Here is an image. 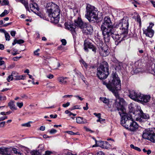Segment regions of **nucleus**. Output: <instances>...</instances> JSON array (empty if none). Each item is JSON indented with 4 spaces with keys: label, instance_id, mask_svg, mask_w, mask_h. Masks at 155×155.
<instances>
[{
    "label": "nucleus",
    "instance_id": "f257e3e1",
    "mask_svg": "<svg viewBox=\"0 0 155 155\" xmlns=\"http://www.w3.org/2000/svg\"><path fill=\"white\" fill-rule=\"evenodd\" d=\"M113 27L110 18L108 16L105 17L101 25V29L106 43H108L110 41Z\"/></svg>",
    "mask_w": 155,
    "mask_h": 155
},
{
    "label": "nucleus",
    "instance_id": "f03ea898",
    "mask_svg": "<svg viewBox=\"0 0 155 155\" xmlns=\"http://www.w3.org/2000/svg\"><path fill=\"white\" fill-rule=\"evenodd\" d=\"M120 123L123 127L131 131H134L138 128L137 123L130 116H124L121 120Z\"/></svg>",
    "mask_w": 155,
    "mask_h": 155
},
{
    "label": "nucleus",
    "instance_id": "7ed1b4c3",
    "mask_svg": "<svg viewBox=\"0 0 155 155\" xmlns=\"http://www.w3.org/2000/svg\"><path fill=\"white\" fill-rule=\"evenodd\" d=\"M109 65L108 63L104 61L101 63L97 68V75L101 80L107 78L109 74Z\"/></svg>",
    "mask_w": 155,
    "mask_h": 155
},
{
    "label": "nucleus",
    "instance_id": "20e7f679",
    "mask_svg": "<svg viewBox=\"0 0 155 155\" xmlns=\"http://www.w3.org/2000/svg\"><path fill=\"white\" fill-rule=\"evenodd\" d=\"M75 22L77 24V27L80 28L83 33L85 35H91L93 32V27L91 25L84 23L81 18L78 17L74 20Z\"/></svg>",
    "mask_w": 155,
    "mask_h": 155
},
{
    "label": "nucleus",
    "instance_id": "39448f33",
    "mask_svg": "<svg viewBox=\"0 0 155 155\" xmlns=\"http://www.w3.org/2000/svg\"><path fill=\"white\" fill-rule=\"evenodd\" d=\"M86 12L85 17L89 21H94L98 19L97 11L94 6L87 4L86 8Z\"/></svg>",
    "mask_w": 155,
    "mask_h": 155
},
{
    "label": "nucleus",
    "instance_id": "423d86ee",
    "mask_svg": "<svg viewBox=\"0 0 155 155\" xmlns=\"http://www.w3.org/2000/svg\"><path fill=\"white\" fill-rule=\"evenodd\" d=\"M128 18L126 17L120 20L116 25L115 27L121 30V34L126 35L128 33Z\"/></svg>",
    "mask_w": 155,
    "mask_h": 155
},
{
    "label": "nucleus",
    "instance_id": "0eeeda50",
    "mask_svg": "<svg viewBox=\"0 0 155 155\" xmlns=\"http://www.w3.org/2000/svg\"><path fill=\"white\" fill-rule=\"evenodd\" d=\"M46 8L48 10L50 14L52 11L54 12V15H58L60 14V10L59 6L55 3L50 2L47 3Z\"/></svg>",
    "mask_w": 155,
    "mask_h": 155
},
{
    "label": "nucleus",
    "instance_id": "6e6552de",
    "mask_svg": "<svg viewBox=\"0 0 155 155\" xmlns=\"http://www.w3.org/2000/svg\"><path fill=\"white\" fill-rule=\"evenodd\" d=\"M74 22V23L73 24L71 21H67L65 22L64 25L66 29L70 30L73 35H75V29L77 27V24Z\"/></svg>",
    "mask_w": 155,
    "mask_h": 155
},
{
    "label": "nucleus",
    "instance_id": "1a4fd4ad",
    "mask_svg": "<svg viewBox=\"0 0 155 155\" xmlns=\"http://www.w3.org/2000/svg\"><path fill=\"white\" fill-rule=\"evenodd\" d=\"M84 49L86 52H88L89 51L88 48H89L92 49V51L94 53L96 52V48L92 43L87 40H85L84 41Z\"/></svg>",
    "mask_w": 155,
    "mask_h": 155
},
{
    "label": "nucleus",
    "instance_id": "9d476101",
    "mask_svg": "<svg viewBox=\"0 0 155 155\" xmlns=\"http://www.w3.org/2000/svg\"><path fill=\"white\" fill-rule=\"evenodd\" d=\"M154 25V24L152 22H151L150 23V25L147 27V29L143 30V33L147 36L150 38H152L153 36L154 33V31L152 28Z\"/></svg>",
    "mask_w": 155,
    "mask_h": 155
},
{
    "label": "nucleus",
    "instance_id": "9b49d317",
    "mask_svg": "<svg viewBox=\"0 0 155 155\" xmlns=\"http://www.w3.org/2000/svg\"><path fill=\"white\" fill-rule=\"evenodd\" d=\"M111 88H114L117 90H120L121 88V83L120 80L112 79L111 81H110Z\"/></svg>",
    "mask_w": 155,
    "mask_h": 155
},
{
    "label": "nucleus",
    "instance_id": "f8f14e48",
    "mask_svg": "<svg viewBox=\"0 0 155 155\" xmlns=\"http://www.w3.org/2000/svg\"><path fill=\"white\" fill-rule=\"evenodd\" d=\"M129 96L131 99L137 101H138L139 98L140 97L141 94L137 93L134 90H129Z\"/></svg>",
    "mask_w": 155,
    "mask_h": 155
},
{
    "label": "nucleus",
    "instance_id": "ddd939ff",
    "mask_svg": "<svg viewBox=\"0 0 155 155\" xmlns=\"http://www.w3.org/2000/svg\"><path fill=\"white\" fill-rule=\"evenodd\" d=\"M153 131L150 129H147L143 131L142 135L143 138L150 140Z\"/></svg>",
    "mask_w": 155,
    "mask_h": 155
},
{
    "label": "nucleus",
    "instance_id": "4468645a",
    "mask_svg": "<svg viewBox=\"0 0 155 155\" xmlns=\"http://www.w3.org/2000/svg\"><path fill=\"white\" fill-rule=\"evenodd\" d=\"M124 102V100L123 98H121L120 99H116L113 106V107L116 108L117 110L121 109L123 107V104Z\"/></svg>",
    "mask_w": 155,
    "mask_h": 155
},
{
    "label": "nucleus",
    "instance_id": "2eb2a0df",
    "mask_svg": "<svg viewBox=\"0 0 155 155\" xmlns=\"http://www.w3.org/2000/svg\"><path fill=\"white\" fill-rule=\"evenodd\" d=\"M47 13L48 14L49 16L51 18L52 21H53L54 22L55 24L58 23L59 20V15L57 16H56V15L54 16V11H52L50 14L48 10L47 9Z\"/></svg>",
    "mask_w": 155,
    "mask_h": 155
},
{
    "label": "nucleus",
    "instance_id": "dca6fc26",
    "mask_svg": "<svg viewBox=\"0 0 155 155\" xmlns=\"http://www.w3.org/2000/svg\"><path fill=\"white\" fill-rule=\"evenodd\" d=\"M151 98L150 95H144L141 94L140 97L139 98L138 102H141L143 104L147 103L149 101Z\"/></svg>",
    "mask_w": 155,
    "mask_h": 155
},
{
    "label": "nucleus",
    "instance_id": "f3484780",
    "mask_svg": "<svg viewBox=\"0 0 155 155\" xmlns=\"http://www.w3.org/2000/svg\"><path fill=\"white\" fill-rule=\"evenodd\" d=\"M113 30L112 31V34L111 35L112 36V38L116 42H116H117V44H118L119 43H120L121 41L122 40V39L123 38V37H121V33L120 35L119 34H117L116 33H114L113 32Z\"/></svg>",
    "mask_w": 155,
    "mask_h": 155
},
{
    "label": "nucleus",
    "instance_id": "a211bd4d",
    "mask_svg": "<svg viewBox=\"0 0 155 155\" xmlns=\"http://www.w3.org/2000/svg\"><path fill=\"white\" fill-rule=\"evenodd\" d=\"M11 151L10 149L0 148V154L2 155H11Z\"/></svg>",
    "mask_w": 155,
    "mask_h": 155
},
{
    "label": "nucleus",
    "instance_id": "6ab92c4d",
    "mask_svg": "<svg viewBox=\"0 0 155 155\" xmlns=\"http://www.w3.org/2000/svg\"><path fill=\"white\" fill-rule=\"evenodd\" d=\"M100 53L102 56L106 57L109 54V52L107 47L104 46L101 48Z\"/></svg>",
    "mask_w": 155,
    "mask_h": 155
},
{
    "label": "nucleus",
    "instance_id": "aec40b11",
    "mask_svg": "<svg viewBox=\"0 0 155 155\" xmlns=\"http://www.w3.org/2000/svg\"><path fill=\"white\" fill-rule=\"evenodd\" d=\"M140 117L138 119L140 121H142V118L144 119H148L149 118L150 116L148 114L144 113L142 110H140Z\"/></svg>",
    "mask_w": 155,
    "mask_h": 155
},
{
    "label": "nucleus",
    "instance_id": "412c9836",
    "mask_svg": "<svg viewBox=\"0 0 155 155\" xmlns=\"http://www.w3.org/2000/svg\"><path fill=\"white\" fill-rule=\"evenodd\" d=\"M76 121L79 124H86L87 123L86 119H84L83 118L80 117L77 118Z\"/></svg>",
    "mask_w": 155,
    "mask_h": 155
},
{
    "label": "nucleus",
    "instance_id": "4be33fe9",
    "mask_svg": "<svg viewBox=\"0 0 155 155\" xmlns=\"http://www.w3.org/2000/svg\"><path fill=\"white\" fill-rule=\"evenodd\" d=\"M67 78V77H59L57 79L58 81L61 84H65L67 83L66 79Z\"/></svg>",
    "mask_w": 155,
    "mask_h": 155
},
{
    "label": "nucleus",
    "instance_id": "5701e85b",
    "mask_svg": "<svg viewBox=\"0 0 155 155\" xmlns=\"http://www.w3.org/2000/svg\"><path fill=\"white\" fill-rule=\"evenodd\" d=\"M30 8L31 10L33 12H34V10L35 9H36L37 11H38L39 10L37 4L35 3L30 4Z\"/></svg>",
    "mask_w": 155,
    "mask_h": 155
},
{
    "label": "nucleus",
    "instance_id": "b1692460",
    "mask_svg": "<svg viewBox=\"0 0 155 155\" xmlns=\"http://www.w3.org/2000/svg\"><path fill=\"white\" fill-rule=\"evenodd\" d=\"M111 89L113 90V91H110L113 93L114 94L116 97V99H120L121 98H122L120 97L119 94L117 91L118 90H117L116 88H113Z\"/></svg>",
    "mask_w": 155,
    "mask_h": 155
},
{
    "label": "nucleus",
    "instance_id": "393cba45",
    "mask_svg": "<svg viewBox=\"0 0 155 155\" xmlns=\"http://www.w3.org/2000/svg\"><path fill=\"white\" fill-rule=\"evenodd\" d=\"M14 101H11L8 103V106L12 110H16V108L15 106Z\"/></svg>",
    "mask_w": 155,
    "mask_h": 155
},
{
    "label": "nucleus",
    "instance_id": "a878e982",
    "mask_svg": "<svg viewBox=\"0 0 155 155\" xmlns=\"http://www.w3.org/2000/svg\"><path fill=\"white\" fill-rule=\"evenodd\" d=\"M4 59V57H0V66H2L1 68L3 69H5L6 68L5 61L2 60Z\"/></svg>",
    "mask_w": 155,
    "mask_h": 155
},
{
    "label": "nucleus",
    "instance_id": "bb28decb",
    "mask_svg": "<svg viewBox=\"0 0 155 155\" xmlns=\"http://www.w3.org/2000/svg\"><path fill=\"white\" fill-rule=\"evenodd\" d=\"M150 70H151V73L155 75V64L154 63H152Z\"/></svg>",
    "mask_w": 155,
    "mask_h": 155
},
{
    "label": "nucleus",
    "instance_id": "cd10ccee",
    "mask_svg": "<svg viewBox=\"0 0 155 155\" xmlns=\"http://www.w3.org/2000/svg\"><path fill=\"white\" fill-rule=\"evenodd\" d=\"M24 41L22 39L17 40L16 39H15L14 40V41L12 43V45H14L16 43L20 44L24 43Z\"/></svg>",
    "mask_w": 155,
    "mask_h": 155
},
{
    "label": "nucleus",
    "instance_id": "c85d7f7f",
    "mask_svg": "<svg viewBox=\"0 0 155 155\" xmlns=\"http://www.w3.org/2000/svg\"><path fill=\"white\" fill-rule=\"evenodd\" d=\"M81 64L86 69H87L89 66V65L87 64L82 59H81L79 61Z\"/></svg>",
    "mask_w": 155,
    "mask_h": 155
},
{
    "label": "nucleus",
    "instance_id": "c756f323",
    "mask_svg": "<svg viewBox=\"0 0 155 155\" xmlns=\"http://www.w3.org/2000/svg\"><path fill=\"white\" fill-rule=\"evenodd\" d=\"M117 110L119 111V113L120 115L122 117L121 119L124 116H127L125 115V114L124 113V111L123 109V107L121 109H117Z\"/></svg>",
    "mask_w": 155,
    "mask_h": 155
},
{
    "label": "nucleus",
    "instance_id": "7c9ffc66",
    "mask_svg": "<svg viewBox=\"0 0 155 155\" xmlns=\"http://www.w3.org/2000/svg\"><path fill=\"white\" fill-rule=\"evenodd\" d=\"M100 100L105 104H108L109 102V99L105 97H101L100 98Z\"/></svg>",
    "mask_w": 155,
    "mask_h": 155
},
{
    "label": "nucleus",
    "instance_id": "2f4dec72",
    "mask_svg": "<svg viewBox=\"0 0 155 155\" xmlns=\"http://www.w3.org/2000/svg\"><path fill=\"white\" fill-rule=\"evenodd\" d=\"M103 84L104 85H105L107 87L109 90V91H113V90L112 89L111 87V85L110 84V81H109V83H107L105 82H103Z\"/></svg>",
    "mask_w": 155,
    "mask_h": 155
},
{
    "label": "nucleus",
    "instance_id": "473e14b6",
    "mask_svg": "<svg viewBox=\"0 0 155 155\" xmlns=\"http://www.w3.org/2000/svg\"><path fill=\"white\" fill-rule=\"evenodd\" d=\"M12 74L13 77H15V80H17V79L18 78L19 76L18 73L16 71H13L12 72Z\"/></svg>",
    "mask_w": 155,
    "mask_h": 155
},
{
    "label": "nucleus",
    "instance_id": "72a5a7b5",
    "mask_svg": "<svg viewBox=\"0 0 155 155\" xmlns=\"http://www.w3.org/2000/svg\"><path fill=\"white\" fill-rule=\"evenodd\" d=\"M12 150L13 151L14 153L19 155H21V154L19 150L16 149L15 148H12Z\"/></svg>",
    "mask_w": 155,
    "mask_h": 155
},
{
    "label": "nucleus",
    "instance_id": "f704fd0d",
    "mask_svg": "<svg viewBox=\"0 0 155 155\" xmlns=\"http://www.w3.org/2000/svg\"><path fill=\"white\" fill-rule=\"evenodd\" d=\"M130 147L131 148L133 149L138 151L140 152L141 151V150L140 148L134 146V145L132 144L130 145Z\"/></svg>",
    "mask_w": 155,
    "mask_h": 155
},
{
    "label": "nucleus",
    "instance_id": "c9c22d12",
    "mask_svg": "<svg viewBox=\"0 0 155 155\" xmlns=\"http://www.w3.org/2000/svg\"><path fill=\"white\" fill-rule=\"evenodd\" d=\"M109 145V144L108 142L107 141L103 142L102 148H103L107 149L108 147V146Z\"/></svg>",
    "mask_w": 155,
    "mask_h": 155
},
{
    "label": "nucleus",
    "instance_id": "e433bc0d",
    "mask_svg": "<svg viewBox=\"0 0 155 155\" xmlns=\"http://www.w3.org/2000/svg\"><path fill=\"white\" fill-rule=\"evenodd\" d=\"M20 2L24 5L26 8L27 9L28 8V3L27 2L25 1L24 0H21Z\"/></svg>",
    "mask_w": 155,
    "mask_h": 155
},
{
    "label": "nucleus",
    "instance_id": "4c0bfd02",
    "mask_svg": "<svg viewBox=\"0 0 155 155\" xmlns=\"http://www.w3.org/2000/svg\"><path fill=\"white\" fill-rule=\"evenodd\" d=\"M136 20L139 23L140 26L141 25V21L139 15H137Z\"/></svg>",
    "mask_w": 155,
    "mask_h": 155
},
{
    "label": "nucleus",
    "instance_id": "58836bf2",
    "mask_svg": "<svg viewBox=\"0 0 155 155\" xmlns=\"http://www.w3.org/2000/svg\"><path fill=\"white\" fill-rule=\"evenodd\" d=\"M9 12L7 11L6 10H5L4 12H3L0 15V17H4L6 15L9 13Z\"/></svg>",
    "mask_w": 155,
    "mask_h": 155
},
{
    "label": "nucleus",
    "instance_id": "ea45409f",
    "mask_svg": "<svg viewBox=\"0 0 155 155\" xmlns=\"http://www.w3.org/2000/svg\"><path fill=\"white\" fill-rule=\"evenodd\" d=\"M31 155H41L37 151L34 150L31 152Z\"/></svg>",
    "mask_w": 155,
    "mask_h": 155
},
{
    "label": "nucleus",
    "instance_id": "a19ab883",
    "mask_svg": "<svg viewBox=\"0 0 155 155\" xmlns=\"http://www.w3.org/2000/svg\"><path fill=\"white\" fill-rule=\"evenodd\" d=\"M113 79L120 80L118 77V75L114 73L112 74Z\"/></svg>",
    "mask_w": 155,
    "mask_h": 155
},
{
    "label": "nucleus",
    "instance_id": "79ce46f5",
    "mask_svg": "<svg viewBox=\"0 0 155 155\" xmlns=\"http://www.w3.org/2000/svg\"><path fill=\"white\" fill-rule=\"evenodd\" d=\"M5 36L6 40L9 41L10 40V36L9 34L7 32L5 33Z\"/></svg>",
    "mask_w": 155,
    "mask_h": 155
},
{
    "label": "nucleus",
    "instance_id": "37998d69",
    "mask_svg": "<svg viewBox=\"0 0 155 155\" xmlns=\"http://www.w3.org/2000/svg\"><path fill=\"white\" fill-rule=\"evenodd\" d=\"M150 140L152 142H155V134H154L153 133V134L152 135V137L150 139Z\"/></svg>",
    "mask_w": 155,
    "mask_h": 155
},
{
    "label": "nucleus",
    "instance_id": "c03bdc74",
    "mask_svg": "<svg viewBox=\"0 0 155 155\" xmlns=\"http://www.w3.org/2000/svg\"><path fill=\"white\" fill-rule=\"evenodd\" d=\"M13 76L12 75V74L11 75H9L7 78V80L8 82H10V81L13 80Z\"/></svg>",
    "mask_w": 155,
    "mask_h": 155
},
{
    "label": "nucleus",
    "instance_id": "a18cd8bd",
    "mask_svg": "<svg viewBox=\"0 0 155 155\" xmlns=\"http://www.w3.org/2000/svg\"><path fill=\"white\" fill-rule=\"evenodd\" d=\"M17 106L20 108H21L23 105V102H18L16 103Z\"/></svg>",
    "mask_w": 155,
    "mask_h": 155
},
{
    "label": "nucleus",
    "instance_id": "49530a36",
    "mask_svg": "<svg viewBox=\"0 0 155 155\" xmlns=\"http://www.w3.org/2000/svg\"><path fill=\"white\" fill-rule=\"evenodd\" d=\"M143 151L144 153H146L148 155H149L151 153V151L150 150H146L145 149L143 148Z\"/></svg>",
    "mask_w": 155,
    "mask_h": 155
},
{
    "label": "nucleus",
    "instance_id": "de8ad7c7",
    "mask_svg": "<svg viewBox=\"0 0 155 155\" xmlns=\"http://www.w3.org/2000/svg\"><path fill=\"white\" fill-rule=\"evenodd\" d=\"M103 141H97V147H99L102 148V145Z\"/></svg>",
    "mask_w": 155,
    "mask_h": 155
},
{
    "label": "nucleus",
    "instance_id": "09e8293b",
    "mask_svg": "<svg viewBox=\"0 0 155 155\" xmlns=\"http://www.w3.org/2000/svg\"><path fill=\"white\" fill-rule=\"evenodd\" d=\"M25 76L23 75H19V77L17 79V80H24L25 79Z\"/></svg>",
    "mask_w": 155,
    "mask_h": 155
},
{
    "label": "nucleus",
    "instance_id": "8fccbe9b",
    "mask_svg": "<svg viewBox=\"0 0 155 155\" xmlns=\"http://www.w3.org/2000/svg\"><path fill=\"white\" fill-rule=\"evenodd\" d=\"M22 126H24L26 127H30L31 126L29 122L23 124H21Z\"/></svg>",
    "mask_w": 155,
    "mask_h": 155
},
{
    "label": "nucleus",
    "instance_id": "3c124183",
    "mask_svg": "<svg viewBox=\"0 0 155 155\" xmlns=\"http://www.w3.org/2000/svg\"><path fill=\"white\" fill-rule=\"evenodd\" d=\"M9 1L8 0H3V4L2 3V5H8L9 4Z\"/></svg>",
    "mask_w": 155,
    "mask_h": 155
},
{
    "label": "nucleus",
    "instance_id": "603ef678",
    "mask_svg": "<svg viewBox=\"0 0 155 155\" xmlns=\"http://www.w3.org/2000/svg\"><path fill=\"white\" fill-rule=\"evenodd\" d=\"M57 132V130H56L54 129H52L50 131V133L51 134H53L55 133H56Z\"/></svg>",
    "mask_w": 155,
    "mask_h": 155
},
{
    "label": "nucleus",
    "instance_id": "864d4df0",
    "mask_svg": "<svg viewBox=\"0 0 155 155\" xmlns=\"http://www.w3.org/2000/svg\"><path fill=\"white\" fill-rule=\"evenodd\" d=\"M70 105V103L69 102H67L66 104H63L62 106L64 107H66L69 106Z\"/></svg>",
    "mask_w": 155,
    "mask_h": 155
},
{
    "label": "nucleus",
    "instance_id": "5fc2aeb1",
    "mask_svg": "<svg viewBox=\"0 0 155 155\" xmlns=\"http://www.w3.org/2000/svg\"><path fill=\"white\" fill-rule=\"evenodd\" d=\"M61 41L62 43V45H65L66 44L67 42L65 39H62L61 40Z\"/></svg>",
    "mask_w": 155,
    "mask_h": 155
},
{
    "label": "nucleus",
    "instance_id": "6e6d98bb",
    "mask_svg": "<svg viewBox=\"0 0 155 155\" xmlns=\"http://www.w3.org/2000/svg\"><path fill=\"white\" fill-rule=\"evenodd\" d=\"M67 133H68V134H70V135H76V134H78L77 133H74L71 131H67Z\"/></svg>",
    "mask_w": 155,
    "mask_h": 155
},
{
    "label": "nucleus",
    "instance_id": "4d7b16f0",
    "mask_svg": "<svg viewBox=\"0 0 155 155\" xmlns=\"http://www.w3.org/2000/svg\"><path fill=\"white\" fill-rule=\"evenodd\" d=\"M73 107L74 109H80L81 108L80 107V105H75V106H73Z\"/></svg>",
    "mask_w": 155,
    "mask_h": 155
},
{
    "label": "nucleus",
    "instance_id": "13d9d810",
    "mask_svg": "<svg viewBox=\"0 0 155 155\" xmlns=\"http://www.w3.org/2000/svg\"><path fill=\"white\" fill-rule=\"evenodd\" d=\"M15 64H14V63L12 64L9 65L8 66V68H9V69H12V68H14L15 67Z\"/></svg>",
    "mask_w": 155,
    "mask_h": 155
},
{
    "label": "nucleus",
    "instance_id": "bf43d9fd",
    "mask_svg": "<svg viewBox=\"0 0 155 155\" xmlns=\"http://www.w3.org/2000/svg\"><path fill=\"white\" fill-rule=\"evenodd\" d=\"M94 114L96 117H97L98 118L101 117V114L100 113L97 114L96 113H94Z\"/></svg>",
    "mask_w": 155,
    "mask_h": 155
},
{
    "label": "nucleus",
    "instance_id": "052dcab7",
    "mask_svg": "<svg viewBox=\"0 0 155 155\" xmlns=\"http://www.w3.org/2000/svg\"><path fill=\"white\" fill-rule=\"evenodd\" d=\"M21 58V56L20 57H14L13 58V59L14 61H17L20 58Z\"/></svg>",
    "mask_w": 155,
    "mask_h": 155
},
{
    "label": "nucleus",
    "instance_id": "680f3d73",
    "mask_svg": "<svg viewBox=\"0 0 155 155\" xmlns=\"http://www.w3.org/2000/svg\"><path fill=\"white\" fill-rule=\"evenodd\" d=\"M10 34L12 36L14 37L15 36V35L16 34V32L15 31H11Z\"/></svg>",
    "mask_w": 155,
    "mask_h": 155
},
{
    "label": "nucleus",
    "instance_id": "e2e57ef3",
    "mask_svg": "<svg viewBox=\"0 0 155 155\" xmlns=\"http://www.w3.org/2000/svg\"><path fill=\"white\" fill-rule=\"evenodd\" d=\"M5 124V121L2 122L0 123V127H3L4 126Z\"/></svg>",
    "mask_w": 155,
    "mask_h": 155
},
{
    "label": "nucleus",
    "instance_id": "0e129e2a",
    "mask_svg": "<svg viewBox=\"0 0 155 155\" xmlns=\"http://www.w3.org/2000/svg\"><path fill=\"white\" fill-rule=\"evenodd\" d=\"M74 97H76L79 100H80L81 101H82L83 99V98H81V97H80L78 95H74Z\"/></svg>",
    "mask_w": 155,
    "mask_h": 155
},
{
    "label": "nucleus",
    "instance_id": "69168bd1",
    "mask_svg": "<svg viewBox=\"0 0 155 155\" xmlns=\"http://www.w3.org/2000/svg\"><path fill=\"white\" fill-rule=\"evenodd\" d=\"M8 118L7 116L2 117L0 118V121L3 120Z\"/></svg>",
    "mask_w": 155,
    "mask_h": 155
},
{
    "label": "nucleus",
    "instance_id": "338daca9",
    "mask_svg": "<svg viewBox=\"0 0 155 155\" xmlns=\"http://www.w3.org/2000/svg\"><path fill=\"white\" fill-rule=\"evenodd\" d=\"M47 77L49 79H52L54 77V75L52 74H50L47 76Z\"/></svg>",
    "mask_w": 155,
    "mask_h": 155
},
{
    "label": "nucleus",
    "instance_id": "774afa93",
    "mask_svg": "<svg viewBox=\"0 0 155 155\" xmlns=\"http://www.w3.org/2000/svg\"><path fill=\"white\" fill-rule=\"evenodd\" d=\"M51 153V152L49 151H46L45 155H50Z\"/></svg>",
    "mask_w": 155,
    "mask_h": 155
}]
</instances>
